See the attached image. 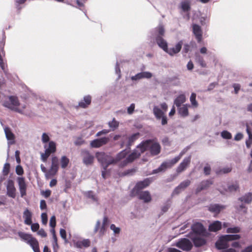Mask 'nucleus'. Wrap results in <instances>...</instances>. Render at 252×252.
<instances>
[{
    "mask_svg": "<svg viewBox=\"0 0 252 252\" xmlns=\"http://www.w3.org/2000/svg\"><path fill=\"white\" fill-rule=\"evenodd\" d=\"M92 97L90 95H85L83 99L79 102L78 106L82 108H86L91 103Z\"/></svg>",
    "mask_w": 252,
    "mask_h": 252,
    "instance_id": "nucleus-25",
    "label": "nucleus"
},
{
    "mask_svg": "<svg viewBox=\"0 0 252 252\" xmlns=\"http://www.w3.org/2000/svg\"><path fill=\"white\" fill-rule=\"evenodd\" d=\"M6 189L7 195L14 198L16 196V189L14 187V182L12 180H8Z\"/></svg>",
    "mask_w": 252,
    "mask_h": 252,
    "instance_id": "nucleus-20",
    "label": "nucleus"
},
{
    "mask_svg": "<svg viewBox=\"0 0 252 252\" xmlns=\"http://www.w3.org/2000/svg\"><path fill=\"white\" fill-rule=\"evenodd\" d=\"M109 126L112 128L113 130H114L119 126V123L117 122L115 118H113L112 121L108 123Z\"/></svg>",
    "mask_w": 252,
    "mask_h": 252,
    "instance_id": "nucleus-46",
    "label": "nucleus"
},
{
    "mask_svg": "<svg viewBox=\"0 0 252 252\" xmlns=\"http://www.w3.org/2000/svg\"><path fill=\"white\" fill-rule=\"evenodd\" d=\"M152 142V140H147L141 143L139 145L137 146V149L139 151V153H140V156H141V154L143 153L147 150H149V144Z\"/></svg>",
    "mask_w": 252,
    "mask_h": 252,
    "instance_id": "nucleus-24",
    "label": "nucleus"
},
{
    "mask_svg": "<svg viewBox=\"0 0 252 252\" xmlns=\"http://www.w3.org/2000/svg\"><path fill=\"white\" fill-rule=\"evenodd\" d=\"M191 45L186 43L184 45L183 52L185 53H188L189 51L191 50Z\"/></svg>",
    "mask_w": 252,
    "mask_h": 252,
    "instance_id": "nucleus-57",
    "label": "nucleus"
},
{
    "mask_svg": "<svg viewBox=\"0 0 252 252\" xmlns=\"http://www.w3.org/2000/svg\"><path fill=\"white\" fill-rule=\"evenodd\" d=\"M213 184V181L211 180H206L201 181L196 189V193H198L203 190L207 189Z\"/></svg>",
    "mask_w": 252,
    "mask_h": 252,
    "instance_id": "nucleus-19",
    "label": "nucleus"
},
{
    "mask_svg": "<svg viewBox=\"0 0 252 252\" xmlns=\"http://www.w3.org/2000/svg\"><path fill=\"white\" fill-rule=\"evenodd\" d=\"M42 222L43 224H46L48 221L47 215L46 213H43L41 215Z\"/></svg>",
    "mask_w": 252,
    "mask_h": 252,
    "instance_id": "nucleus-58",
    "label": "nucleus"
},
{
    "mask_svg": "<svg viewBox=\"0 0 252 252\" xmlns=\"http://www.w3.org/2000/svg\"><path fill=\"white\" fill-rule=\"evenodd\" d=\"M181 156L182 155H179L171 160L163 162L158 168L153 171V173H157L165 171L167 168H171L174 164L179 161Z\"/></svg>",
    "mask_w": 252,
    "mask_h": 252,
    "instance_id": "nucleus-6",
    "label": "nucleus"
},
{
    "mask_svg": "<svg viewBox=\"0 0 252 252\" xmlns=\"http://www.w3.org/2000/svg\"><path fill=\"white\" fill-rule=\"evenodd\" d=\"M70 162L69 159L65 156H63L60 159V164L62 168H66Z\"/></svg>",
    "mask_w": 252,
    "mask_h": 252,
    "instance_id": "nucleus-37",
    "label": "nucleus"
},
{
    "mask_svg": "<svg viewBox=\"0 0 252 252\" xmlns=\"http://www.w3.org/2000/svg\"><path fill=\"white\" fill-rule=\"evenodd\" d=\"M2 105L11 110L21 114L23 113L22 110L18 108V107L20 105V102L18 97L16 96H9L8 97V100H4L3 102Z\"/></svg>",
    "mask_w": 252,
    "mask_h": 252,
    "instance_id": "nucleus-2",
    "label": "nucleus"
},
{
    "mask_svg": "<svg viewBox=\"0 0 252 252\" xmlns=\"http://www.w3.org/2000/svg\"><path fill=\"white\" fill-rule=\"evenodd\" d=\"M195 61L198 63L202 67H206V63L204 60L203 58L199 55H196Z\"/></svg>",
    "mask_w": 252,
    "mask_h": 252,
    "instance_id": "nucleus-40",
    "label": "nucleus"
},
{
    "mask_svg": "<svg viewBox=\"0 0 252 252\" xmlns=\"http://www.w3.org/2000/svg\"><path fill=\"white\" fill-rule=\"evenodd\" d=\"M181 8L184 12L189 11L190 9V3L189 1H184L181 3Z\"/></svg>",
    "mask_w": 252,
    "mask_h": 252,
    "instance_id": "nucleus-41",
    "label": "nucleus"
},
{
    "mask_svg": "<svg viewBox=\"0 0 252 252\" xmlns=\"http://www.w3.org/2000/svg\"><path fill=\"white\" fill-rule=\"evenodd\" d=\"M10 165L9 163H6L4 164L2 171L4 175L6 176L8 174L10 171Z\"/></svg>",
    "mask_w": 252,
    "mask_h": 252,
    "instance_id": "nucleus-50",
    "label": "nucleus"
},
{
    "mask_svg": "<svg viewBox=\"0 0 252 252\" xmlns=\"http://www.w3.org/2000/svg\"><path fill=\"white\" fill-rule=\"evenodd\" d=\"M134 195L138 196L139 199L142 200L144 203H148L152 201V196L150 192L148 191H141L132 192Z\"/></svg>",
    "mask_w": 252,
    "mask_h": 252,
    "instance_id": "nucleus-11",
    "label": "nucleus"
},
{
    "mask_svg": "<svg viewBox=\"0 0 252 252\" xmlns=\"http://www.w3.org/2000/svg\"><path fill=\"white\" fill-rule=\"evenodd\" d=\"M152 182L151 178H146L143 181L138 182L132 189V192L141 191V190L148 187Z\"/></svg>",
    "mask_w": 252,
    "mask_h": 252,
    "instance_id": "nucleus-9",
    "label": "nucleus"
},
{
    "mask_svg": "<svg viewBox=\"0 0 252 252\" xmlns=\"http://www.w3.org/2000/svg\"><path fill=\"white\" fill-rule=\"evenodd\" d=\"M192 32L194 35L198 43H200L202 40L203 32L201 27L196 24L192 25Z\"/></svg>",
    "mask_w": 252,
    "mask_h": 252,
    "instance_id": "nucleus-14",
    "label": "nucleus"
},
{
    "mask_svg": "<svg viewBox=\"0 0 252 252\" xmlns=\"http://www.w3.org/2000/svg\"><path fill=\"white\" fill-rule=\"evenodd\" d=\"M181 156L182 155H179L171 160L163 162L158 168L153 171V173H157L165 171L167 168H171L174 164L179 161Z\"/></svg>",
    "mask_w": 252,
    "mask_h": 252,
    "instance_id": "nucleus-7",
    "label": "nucleus"
},
{
    "mask_svg": "<svg viewBox=\"0 0 252 252\" xmlns=\"http://www.w3.org/2000/svg\"><path fill=\"white\" fill-rule=\"evenodd\" d=\"M109 141V138L107 137L95 139L91 142L90 146L92 148H98L106 144Z\"/></svg>",
    "mask_w": 252,
    "mask_h": 252,
    "instance_id": "nucleus-12",
    "label": "nucleus"
},
{
    "mask_svg": "<svg viewBox=\"0 0 252 252\" xmlns=\"http://www.w3.org/2000/svg\"><path fill=\"white\" fill-rule=\"evenodd\" d=\"M51 167L54 168L56 169L59 170V160H58V158L57 157H56V156L52 157V159H51Z\"/></svg>",
    "mask_w": 252,
    "mask_h": 252,
    "instance_id": "nucleus-44",
    "label": "nucleus"
},
{
    "mask_svg": "<svg viewBox=\"0 0 252 252\" xmlns=\"http://www.w3.org/2000/svg\"><path fill=\"white\" fill-rule=\"evenodd\" d=\"M240 231V228L239 227H230L227 229V233H236Z\"/></svg>",
    "mask_w": 252,
    "mask_h": 252,
    "instance_id": "nucleus-49",
    "label": "nucleus"
},
{
    "mask_svg": "<svg viewBox=\"0 0 252 252\" xmlns=\"http://www.w3.org/2000/svg\"><path fill=\"white\" fill-rule=\"evenodd\" d=\"M190 184V181L189 180H187L181 182L180 185L175 189L174 193L178 194L180 192L181 189H184Z\"/></svg>",
    "mask_w": 252,
    "mask_h": 252,
    "instance_id": "nucleus-31",
    "label": "nucleus"
},
{
    "mask_svg": "<svg viewBox=\"0 0 252 252\" xmlns=\"http://www.w3.org/2000/svg\"><path fill=\"white\" fill-rule=\"evenodd\" d=\"M239 200L246 203L249 204L252 201V193L249 192L244 196L239 198Z\"/></svg>",
    "mask_w": 252,
    "mask_h": 252,
    "instance_id": "nucleus-36",
    "label": "nucleus"
},
{
    "mask_svg": "<svg viewBox=\"0 0 252 252\" xmlns=\"http://www.w3.org/2000/svg\"><path fill=\"white\" fill-rule=\"evenodd\" d=\"M227 243L228 241L223 238V235L221 236L219 240L216 242L215 244L216 247L218 250L226 249L229 247Z\"/></svg>",
    "mask_w": 252,
    "mask_h": 252,
    "instance_id": "nucleus-23",
    "label": "nucleus"
},
{
    "mask_svg": "<svg viewBox=\"0 0 252 252\" xmlns=\"http://www.w3.org/2000/svg\"><path fill=\"white\" fill-rule=\"evenodd\" d=\"M86 195L88 198H91L94 201H96L97 200L96 197L94 194V192L93 191H88L87 192H86Z\"/></svg>",
    "mask_w": 252,
    "mask_h": 252,
    "instance_id": "nucleus-51",
    "label": "nucleus"
},
{
    "mask_svg": "<svg viewBox=\"0 0 252 252\" xmlns=\"http://www.w3.org/2000/svg\"><path fill=\"white\" fill-rule=\"evenodd\" d=\"M153 112L157 119H159L163 116V112L158 107H154Z\"/></svg>",
    "mask_w": 252,
    "mask_h": 252,
    "instance_id": "nucleus-42",
    "label": "nucleus"
},
{
    "mask_svg": "<svg viewBox=\"0 0 252 252\" xmlns=\"http://www.w3.org/2000/svg\"><path fill=\"white\" fill-rule=\"evenodd\" d=\"M17 181L18 184L19 190L21 197H24L27 194V185L25 179L24 177H18Z\"/></svg>",
    "mask_w": 252,
    "mask_h": 252,
    "instance_id": "nucleus-15",
    "label": "nucleus"
},
{
    "mask_svg": "<svg viewBox=\"0 0 252 252\" xmlns=\"http://www.w3.org/2000/svg\"><path fill=\"white\" fill-rule=\"evenodd\" d=\"M204 173L205 175H209L211 173V168L210 165L208 164H207L206 166L204 167L203 169Z\"/></svg>",
    "mask_w": 252,
    "mask_h": 252,
    "instance_id": "nucleus-56",
    "label": "nucleus"
},
{
    "mask_svg": "<svg viewBox=\"0 0 252 252\" xmlns=\"http://www.w3.org/2000/svg\"><path fill=\"white\" fill-rule=\"evenodd\" d=\"M81 156L83 162L86 165H90L93 164L94 158L90 152L87 150H82L81 152Z\"/></svg>",
    "mask_w": 252,
    "mask_h": 252,
    "instance_id": "nucleus-8",
    "label": "nucleus"
},
{
    "mask_svg": "<svg viewBox=\"0 0 252 252\" xmlns=\"http://www.w3.org/2000/svg\"><path fill=\"white\" fill-rule=\"evenodd\" d=\"M224 208L225 207L224 206L217 204H210L208 206L209 211L211 212L216 214H219L221 211V210L224 209Z\"/></svg>",
    "mask_w": 252,
    "mask_h": 252,
    "instance_id": "nucleus-28",
    "label": "nucleus"
},
{
    "mask_svg": "<svg viewBox=\"0 0 252 252\" xmlns=\"http://www.w3.org/2000/svg\"><path fill=\"white\" fill-rule=\"evenodd\" d=\"M156 41L158 45L162 48L165 52L167 49V42L160 36H157L156 38Z\"/></svg>",
    "mask_w": 252,
    "mask_h": 252,
    "instance_id": "nucleus-30",
    "label": "nucleus"
},
{
    "mask_svg": "<svg viewBox=\"0 0 252 252\" xmlns=\"http://www.w3.org/2000/svg\"><path fill=\"white\" fill-rule=\"evenodd\" d=\"M60 234L61 235V237L65 241H66V231L64 229H61L60 230Z\"/></svg>",
    "mask_w": 252,
    "mask_h": 252,
    "instance_id": "nucleus-62",
    "label": "nucleus"
},
{
    "mask_svg": "<svg viewBox=\"0 0 252 252\" xmlns=\"http://www.w3.org/2000/svg\"><path fill=\"white\" fill-rule=\"evenodd\" d=\"M95 157L105 170L107 169L109 165L115 163L114 158L104 152H97L95 154Z\"/></svg>",
    "mask_w": 252,
    "mask_h": 252,
    "instance_id": "nucleus-3",
    "label": "nucleus"
},
{
    "mask_svg": "<svg viewBox=\"0 0 252 252\" xmlns=\"http://www.w3.org/2000/svg\"><path fill=\"white\" fill-rule=\"evenodd\" d=\"M140 153L138 150H134L129 154L127 157L122 162V166H126L129 163L133 162L135 159L140 157Z\"/></svg>",
    "mask_w": 252,
    "mask_h": 252,
    "instance_id": "nucleus-17",
    "label": "nucleus"
},
{
    "mask_svg": "<svg viewBox=\"0 0 252 252\" xmlns=\"http://www.w3.org/2000/svg\"><path fill=\"white\" fill-rule=\"evenodd\" d=\"M221 228V223L219 221H215L209 226V230L211 232H217Z\"/></svg>",
    "mask_w": 252,
    "mask_h": 252,
    "instance_id": "nucleus-32",
    "label": "nucleus"
},
{
    "mask_svg": "<svg viewBox=\"0 0 252 252\" xmlns=\"http://www.w3.org/2000/svg\"><path fill=\"white\" fill-rule=\"evenodd\" d=\"M45 153L41 154L42 160L44 162L47 161L49 157L56 152V144L53 141H49L48 145H44Z\"/></svg>",
    "mask_w": 252,
    "mask_h": 252,
    "instance_id": "nucleus-5",
    "label": "nucleus"
},
{
    "mask_svg": "<svg viewBox=\"0 0 252 252\" xmlns=\"http://www.w3.org/2000/svg\"><path fill=\"white\" fill-rule=\"evenodd\" d=\"M149 151L152 156H155L158 155L161 151V146L160 144L152 140V142L149 145Z\"/></svg>",
    "mask_w": 252,
    "mask_h": 252,
    "instance_id": "nucleus-13",
    "label": "nucleus"
},
{
    "mask_svg": "<svg viewBox=\"0 0 252 252\" xmlns=\"http://www.w3.org/2000/svg\"><path fill=\"white\" fill-rule=\"evenodd\" d=\"M186 100V96L185 94H181L178 95L174 100V104L177 107H179L181 106V105L185 102Z\"/></svg>",
    "mask_w": 252,
    "mask_h": 252,
    "instance_id": "nucleus-35",
    "label": "nucleus"
},
{
    "mask_svg": "<svg viewBox=\"0 0 252 252\" xmlns=\"http://www.w3.org/2000/svg\"><path fill=\"white\" fill-rule=\"evenodd\" d=\"M16 173L18 175H22L24 174V170L22 166L18 165L16 166Z\"/></svg>",
    "mask_w": 252,
    "mask_h": 252,
    "instance_id": "nucleus-53",
    "label": "nucleus"
},
{
    "mask_svg": "<svg viewBox=\"0 0 252 252\" xmlns=\"http://www.w3.org/2000/svg\"><path fill=\"white\" fill-rule=\"evenodd\" d=\"M91 242L89 239H84L82 241H78L75 243V246L78 248L83 247L87 248L90 246Z\"/></svg>",
    "mask_w": 252,
    "mask_h": 252,
    "instance_id": "nucleus-34",
    "label": "nucleus"
},
{
    "mask_svg": "<svg viewBox=\"0 0 252 252\" xmlns=\"http://www.w3.org/2000/svg\"><path fill=\"white\" fill-rule=\"evenodd\" d=\"M31 225V229L32 231H37L39 228V225L37 223H32Z\"/></svg>",
    "mask_w": 252,
    "mask_h": 252,
    "instance_id": "nucleus-63",
    "label": "nucleus"
},
{
    "mask_svg": "<svg viewBox=\"0 0 252 252\" xmlns=\"http://www.w3.org/2000/svg\"><path fill=\"white\" fill-rule=\"evenodd\" d=\"M158 35L162 37L164 34V29L162 26H159L157 29Z\"/></svg>",
    "mask_w": 252,
    "mask_h": 252,
    "instance_id": "nucleus-61",
    "label": "nucleus"
},
{
    "mask_svg": "<svg viewBox=\"0 0 252 252\" xmlns=\"http://www.w3.org/2000/svg\"><path fill=\"white\" fill-rule=\"evenodd\" d=\"M127 153H128V152L126 150H124L121 151L120 153H119L117 155L116 159H115V162L125 158L127 155Z\"/></svg>",
    "mask_w": 252,
    "mask_h": 252,
    "instance_id": "nucleus-43",
    "label": "nucleus"
},
{
    "mask_svg": "<svg viewBox=\"0 0 252 252\" xmlns=\"http://www.w3.org/2000/svg\"><path fill=\"white\" fill-rule=\"evenodd\" d=\"M58 170L54 168L50 167V169L47 170L46 174H45V177L47 179H49L54 176L58 172Z\"/></svg>",
    "mask_w": 252,
    "mask_h": 252,
    "instance_id": "nucleus-38",
    "label": "nucleus"
},
{
    "mask_svg": "<svg viewBox=\"0 0 252 252\" xmlns=\"http://www.w3.org/2000/svg\"><path fill=\"white\" fill-rule=\"evenodd\" d=\"M56 225V220L55 216L51 217L50 220V225L51 227L54 228Z\"/></svg>",
    "mask_w": 252,
    "mask_h": 252,
    "instance_id": "nucleus-59",
    "label": "nucleus"
},
{
    "mask_svg": "<svg viewBox=\"0 0 252 252\" xmlns=\"http://www.w3.org/2000/svg\"><path fill=\"white\" fill-rule=\"evenodd\" d=\"M18 235L20 238L27 242L32 247L34 252H40L38 242L31 234L19 232Z\"/></svg>",
    "mask_w": 252,
    "mask_h": 252,
    "instance_id": "nucleus-1",
    "label": "nucleus"
},
{
    "mask_svg": "<svg viewBox=\"0 0 252 252\" xmlns=\"http://www.w3.org/2000/svg\"><path fill=\"white\" fill-rule=\"evenodd\" d=\"M4 132L6 135V137L8 140L11 141V143H14L15 135L12 132L10 128L8 127H5L4 128Z\"/></svg>",
    "mask_w": 252,
    "mask_h": 252,
    "instance_id": "nucleus-33",
    "label": "nucleus"
},
{
    "mask_svg": "<svg viewBox=\"0 0 252 252\" xmlns=\"http://www.w3.org/2000/svg\"><path fill=\"white\" fill-rule=\"evenodd\" d=\"M52 234H53V246L54 248H55V246L58 247V239L56 235L55 231L54 229H53L52 230Z\"/></svg>",
    "mask_w": 252,
    "mask_h": 252,
    "instance_id": "nucleus-54",
    "label": "nucleus"
},
{
    "mask_svg": "<svg viewBox=\"0 0 252 252\" xmlns=\"http://www.w3.org/2000/svg\"><path fill=\"white\" fill-rule=\"evenodd\" d=\"M176 246L178 248L185 251H189L192 248V243L187 238L181 239L177 243Z\"/></svg>",
    "mask_w": 252,
    "mask_h": 252,
    "instance_id": "nucleus-10",
    "label": "nucleus"
},
{
    "mask_svg": "<svg viewBox=\"0 0 252 252\" xmlns=\"http://www.w3.org/2000/svg\"><path fill=\"white\" fill-rule=\"evenodd\" d=\"M239 189V185L238 183L233 184L228 186V190L229 191H235Z\"/></svg>",
    "mask_w": 252,
    "mask_h": 252,
    "instance_id": "nucleus-52",
    "label": "nucleus"
},
{
    "mask_svg": "<svg viewBox=\"0 0 252 252\" xmlns=\"http://www.w3.org/2000/svg\"><path fill=\"white\" fill-rule=\"evenodd\" d=\"M232 168L230 167H224L222 169L217 170L216 173L217 174H221L222 173L226 174L229 173L231 171Z\"/></svg>",
    "mask_w": 252,
    "mask_h": 252,
    "instance_id": "nucleus-47",
    "label": "nucleus"
},
{
    "mask_svg": "<svg viewBox=\"0 0 252 252\" xmlns=\"http://www.w3.org/2000/svg\"><path fill=\"white\" fill-rule=\"evenodd\" d=\"M241 238L239 234H230L223 235V238L225 239L228 242L233 240H238Z\"/></svg>",
    "mask_w": 252,
    "mask_h": 252,
    "instance_id": "nucleus-39",
    "label": "nucleus"
},
{
    "mask_svg": "<svg viewBox=\"0 0 252 252\" xmlns=\"http://www.w3.org/2000/svg\"><path fill=\"white\" fill-rule=\"evenodd\" d=\"M191 162V156L185 158L176 168V172L179 174L186 169Z\"/></svg>",
    "mask_w": 252,
    "mask_h": 252,
    "instance_id": "nucleus-18",
    "label": "nucleus"
},
{
    "mask_svg": "<svg viewBox=\"0 0 252 252\" xmlns=\"http://www.w3.org/2000/svg\"><path fill=\"white\" fill-rule=\"evenodd\" d=\"M23 218L24 219V223L30 225L32 223V213L27 208L23 212Z\"/></svg>",
    "mask_w": 252,
    "mask_h": 252,
    "instance_id": "nucleus-26",
    "label": "nucleus"
},
{
    "mask_svg": "<svg viewBox=\"0 0 252 252\" xmlns=\"http://www.w3.org/2000/svg\"><path fill=\"white\" fill-rule=\"evenodd\" d=\"M41 139L43 143H47L48 142H49L50 138L47 133H43L42 135Z\"/></svg>",
    "mask_w": 252,
    "mask_h": 252,
    "instance_id": "nucleus-55",
    "label": "nucleus"
},
{
    "mask_svg": "<svg viewBox=\"0 0 252 252\" xmlns=\"http://www.w3.org/2000/svg\"><path fill=\"white\" fill-rule=\"evenodd\" d=\"M188 107H190L189 104H184L178 108V113L183 117H187L189 115Z\"/></svg>",
    "mask_w": 252,
    "mask_h": 252,
    "instance_id": "nucleus-29",
    "label": "nucleus"
},
{
    "mask_svg": "<svg viewBox=\"0 0 252 252\" xmlns=\"http://www.w3.org/2000/svg\"><path fill=\"white\" fill-rule=\"evenodd\" d=\"M196 94L194 93H192L191 94V95L190 97V101L191 104L194 107H197L198 105V102L196 100Z\"/></svg>",
    "mask_w": 252,
    "mask_h": 252,
    "instance_id": "nucleus-45",
    "label": "nucleus"
},
{
    "mask_svg": "<svg viewBox=\"0 0 252 252\" xmlns=\"http://www.w3.org/2000/svg\"><path fill=\"white\" fill-rule=\"evenodd\" d=\"M191 229L195 235H204L205 229L202 223L196 222L191 226Z\"/></svg>",
    "mask_w": 252,
    "mask_h": 252,
    "instance_id": "nucleus-16",
    "label": "nucleus"
},
{
    "mask_svg": "<svg viewBox=\"0 0 252 252\" xmlns=\"http://www.w3.org/2000/svg\"><path fill=\"white\" fill-rule=\"evenodd\" d=\"M140 133L139 132L134 133L129 136H128L126 134L123 135L121 140V147L123 148L126 146L127 148L130 149V147L138 139Z\"/></svg>",
    "mask_w": 252,
    "mask_h": 252,
    "instance_id": "nucleus-4",
    "label": "nucleus"
},
{
    "mask_svg": "<svg viewBox=\"0 0 252 252\" xmlns=\"http://www.w3.org/2000/svg\"><path fill=\"white\" fill-rule=\"evenodd\" d=\"M190 238L192 240L194 246L196 247L202 246L206 244V240L198 235L194 236L193 234H191Z\"/></svg>",
    "mask_w": 252,
    "mask_h": 252,
    "instance_id": "nucleus-22",
    "label": "nucleus"
},
{
    "mask_svg": "<svg viewBox=\"0 0 252 252\" xmlns=\"http://www.w3.org/2000/svg\"><path fill=\"white\" fill-rule=\"evenodd\" d=\"M110 229L114 231L115 234H119L120 232V228L116 227L114 224L110 225Z\"/></svg>",
    "mask_w": 252,
    "mask_h": 252,
    "instance_id": "nucleus-60",
    "label": "nucleus"
},
{
    "mask_svg": "<svg viewBox=\"0 0 252 252\" xmlns=\"http://www.w3.org/2000/svg\"><path fill=\"white\" fill-rule=\"evenodd\" d=\"M182 45L183 41L181 40L176 44L175 47L169 48L167 47V49L166 50L165 52L170 56H173L178 53L181 51Z\"/></svg>",
    "mask_w": 252,
    "mask_h": 252,
    "instance_id": "nucleus-21",
    "label": "nucleus"
},
{
    "mask_svg": "<svg viewBox=\"0 0 252 252\" xmlns=\"http://www.w3.org/2000/svg\"><path fill=\"white\" fill-rule=\"evenodd\" d=\"M221 137L225 139H230L232 138V135L230 132L227 130H223L221 132Z\"/></svg>",
    "mask_w": 252,
    "mask_h": 252,
    "instance_id": "nucleus-48",
    "label": "nucleus"
},
{
    "mask_svg": "<svg viewBox=\"0 0 252 252\" xmlns=\"http://www.w3.org/2000/svg\"><path fill=\"white\" fill-rule=\"evenodd\" d=\"M135 109V104L134 103H132L127 108V113L128 114H132Z\"/></svg>",
    "mask_w": 252,
    "mask_h": 252,
    "instance_id": "nucleus-64",
    "label": "nucleus"
},
{
    "mask_svg": "<svg viewBox=\"0 0 252 252\" xmlns=\"http://www.w3.org/2000/svg\"><path fill=\"white\" fill-rule=\"evenodd\" d=\"M152 76V74L149 72H142L137 73L135 76L131 77L132 80H139L142 78H150Z\"/></svg>",
    "mask_w": 252,
    "mask_h": 252,
    "instance_id": "nucleus-27",
    "label": "nucleus"
}]
</instances>
